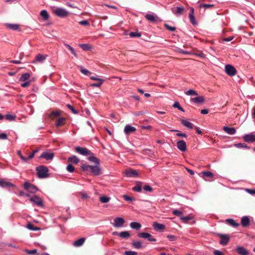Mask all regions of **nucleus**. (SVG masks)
I'll use <instances>...</instances> for the list:
<instances>
[{"mask_svg":"<svg viewBox=\"0 0 255 255\" xmlns=\"http://www.w3.org/2000/svg\"><path fill=\"white\" fill-rule=\"evenodd\" d=\"M52 12L56 16L60 17H65L68 16L69 12L65 9L59 7H53Z\"/></svg>","mask_w":255,"mask_h":255,"instance_id":"obj_1","label":"nucleus"},{"mask_svg":"<svg viewBox=\"0 0 255 255\" xmlns=\"http://www.w3.org/2000/svg\"><path fill=\"white\" fill-rule=\"evenodd\" d=\"M36 169L39 177L44 178L48 176V169L46 167L40 166L37 167Z\"/></svg>","mask_w":255,"mask_h":255,"instance_id":"obj_2","label":"nucleus"},{"mask_svg":"<svg viewBox=\"0 0 255 255\" xmlns=\"http://www.w3.org/2000/svg\"><path fill=\"white\" fill-rule=\"evenodd\" d=\"M23 187L25 190L32 193H34L38 190L36 186L28 182H24Z\"/></svg>","mask_w":255,"mask_h":255,"instance_id":"obj_3","label":"nucleus"},{"mask_svg":"<svg viewBox=\"0 0 255 255\" xmlns=\"http://www.w3.org/2000/svg\"><path fill=\"white\" fill-rule=\"evenodd\" d=\"M225 71L227 74L230 76H235L237 73V70L235 68L230 64H227L225 66Z\"/></svg>","mask_w":255,"mask_h":255,"instance_id":"obj_4","label":"nucleus"},{"mask_svg":"<svg viewBox=\"0 0 255 255\" xmlns=\"http://www.w3.org/2000/svg\"><path fill=\"white\" fill-rule=\"evenodd\" d=\"M76 152L84 156L91 155V151L86 147L77 146L75 148Z\"/></svg>","mask_w":255,"mask_h":255,"instance_id":"obj_5","label":"nucleus"},{"mask_svg":"<svg viewBox=\"0 0 255 255\" xmlns=\"http://www.w3.org/2000/svg\"><path fill=\"white\" fill-rule=\"evenodd\" d=\"M114 222L113 225L116 228H120L123 227L125 222L124 219L122 217H116L114 219Z\"/></svg>","mask_w":255,"mask_h":255,"instance_id":"obj_6","label":"nucleus"},{"mask_svg":"<svg viewBox=\"0 0 255 255\" xmlns=\"http://www.w3.org/2000/svg\"><path fill=\"white\" fill-rule=\"evenodd\" d=\"M172 13L176 16H179L182 14L185 11V8L183 6H177L171 9Z\"/></svg>","mask_w":255,"mask_h":255,"instance_id":"obj_7","label":"nucleus"},{"mask_svg":"<svg viewBox=\"0 0 255 255\" xmlns=\"http://www.w3.org/2000/svg\"><path fill=\"white\" fill-rule=\"evenodd\" d=\"M30 201L33 203H34L35 204H36L37 206L39 207L43 206V201L41 200V199L39 197L37 196H34L33 197L30 198Z\"/></svg>","mask_w":255,"mask_h":255,"instance_id":"obj_8","label":"nucleus"},{"mask_svg":"<svg viewBox=\"0 0 255 255\" xmlns=\"http://www.w3.org/2000/svg\"><path fill=\"white\" fill-rule=\"evenodd\" d=\"M243 138L246 142H255V134L253 132L247 134L244 136Z\"/></svg>","mask_w":255,"mask_h":255,"instance_id":"obj_9","label":"nucleus"},{"mask_svg":"<svg viewBox=\"0 0 255 255\" xmlns=\"http://www.w3.org/2000/svg\"><path fill=\"white\" fill-rule=\"evenodd\" d=\"M177 147L179 150L183 152L185 151L187 149L186 143L183 140H179L177 142Z\"/></svg>","mask_w":255,"mask_h":255,"instance_id":"obj_10","label":"nucleus"},{"mask_svg":"<svg viewBox=\"0 0 255 255\" xmlns=\"http://www.w3.org/2000/svg\"><path fill=\"white\" fill-rule=\"evenodd\" d=\"M54 157V153L46 151L43 152L40 156V158H44L46 160H52Z\"/></svg>","mask_w":255,"mask_h":255,"instance_id":"obj_11","label":"nucleus"},{"mask_svg":"<svg viewBox=\"0 0 255 255\" xmlns=\"http://www.w3.org/2000/svg\"><path fill=\"white\" fill-rule=\"evenodd\" d=\"M136 131L135 128L132 127L130 125H127L124 128V132L126 134H129Z\"/></svg>","mask_w":255,"mask_h":255,"instance_id":"obj_12","label":"nucleus"},{"mask_svg":"<svg viewBox=\"0 0 255 255\" xmlns=\"http://www.w3.org/2000/svg\"><path fill=\"white\" fill-rule=\"evenodd\" d=\"M90 171L94 175H98L100 174L101 169L97 164L94 166L91 165Z\"/></svg>","mask_w":255,"mask_h":255,"instance_id":"obj_13","label":"nucleus"},{"mask_svg":"<svg viewBox=\"0 0 255 255\" xmlns=\"http://www.w3.org/2000/svg\"><path fill=\"white\" fill-rule=\"evenodd\" d=\"M219 236L221 238L220 244L223 246L226 245L229 241V237L227 235L222 234L220 235Z\"/></svg>","mask_w":255,"mask_h":255,"instance_id":"obj_14","label":"nucleus"},{"mask_svg":"<svg viewBox=\"0 0 255 255\" xmlns=\"http://www.w3.org/2000/svg\"><path fill=\"white\" fill-rule=\"evenodd\" d=\"M236 250L240 255H248L249 254L248 251L243 247H238Z\"/></svg>","mask_w":255,"mask_h":255,"instance_id":"obj_15","label":"nucleus"},{"mask_svg":"<svg viewBox=\"0 0 255 255\" xmlns=\"http://www.w3.org/2000/svg\"><path fill=\"white\" fill-rule=\"evenodd\" d=\"M223 130L228 134L230 135L234 134L236 133V129L235 128H229L225 126L223 127Z\"/></svg>","mask_w":255,"mask_h":255,"instance_id":"obj_16","label":"nucleus"},{"mask_svg":"<svg viewBox=\"0 0 255 255\" xmlns=\"http://www.w3.org/2000/svg\"><path fill=\"white\" fill-rule=\"evenodd\" d=\"M0 186L2 188H4L5 187H9V186L14 187L15 186L13 184H12L10 182L4 181L3 179H0Z\"/></svg>","mask_w":255,"mask_h":255,"instance_id":"obj_17","label":"nucleus"},{"mask_svg":"<svg viewBox=\"0 0 255 255\" xmlns=\"http://www.w3.org/2000/svg\"><path fill=\"white\" fill-rule=\"evenodd\" d=\"M46 57V56L39 54L36 55L35 59L33 61V63H35L37 62H43L45 60Z\"/></svg>","mask_w":255,"mask_h":255,"instance_id":"obj_18","label":"nucleus"},{"mask_svg":"<svg viewBox=\"0 0 255 255\" xmlns=\"http://www.w3.org/2000/svg\"><path fill=\"white\" fill-rule=\"evenodd\" d=\"M181 124L189 129H192L194 127L193 124L186 120H181Z\"/></svg>","mask_w":255,"mask_h":255,"instance_id":"obj_19","label":"nucleus"},{"mask_svg":"<svg viewBox=\"0 0 255 255\" xmlns=\"http://www.w3.org/2000/svg\"><path fill=\"white\" fill-rule=\"evenodd\" d=\"M90 156L88 158V159L91 161V162H93L94 163H95V164H97V165H99V163H100V160L99 159L97 158L94 155L93 153H92L91 152V155H89Z\"/></svg>","mask_w":255,"mask_h":255,"instance_id":"obj_20","label":"nucleus"},{"mask_svg":"<svg viewBox=\"0 0 255 255\" xmlns=\"http://www.w3.org/2000/svg\"><path fill=\"white\" fill-rule=\"evenodd\" d=\"M125 174L128 177H136L137 176V173L134 170L131 169H129L127 170Z\"/></svg>","mask_w":255,"mask_h":255,"instance_id":"obj_21","label":"nucleus"},{"mask_svg":"<svg viewBox=\"0 0 255 255\" xmlns=\"http://www.w3.org/2000/svg\"><path fill=\"white\" fill-rule=\"evenodd\" d=\"M85 240L86 239L85 238H81L75 241L73 243V245L76 247H80L84 244Z\"/></svg>","mask_w":255,"mask_h":255,"instance_id":"obj_22","label":"nucleus"},{"mask_svg":"<svg viewBox=\"0 0 255 255\" xmlns=\"http://www.w3.org/2000/svg\"><path fill=\"white\" fill-rule=\"evenodd\" d=\"M153 227L154 229L156 231L162 230L165 228V226L164 225L157 222L153 223Z\"/></svg>","mask_w":255,"mask_h":255,"instance_id":"obj_23","label":"nucleus"},{"mask_svg":"<svg viewBox=\"0 0 255 255\" xmlns=\"http://www.w3.org/2000/svg\"><path fill=\"white\" fill-rule=\"evenodd\" d=\"M129 226L131 228L135 230H139L141 227V225L140 223L135 222H131L129 224Z\"/></svg>","mask_w":255,"mask_h":255,"instance_id":"obj_24","label":"nucleus"},{"mask_svg":"<svg viewBox=\"0 0 255 255\" xmlns=\"http://www.w3.org/2000/svg\"><path fill=\"white\" fill-rule=\"evenodd\" d=\"M250 219L248 218V217L245 216L242 218L241 224L243 226H244V227L248 226L250 224Z\"/></svg>","mask_w":255,"mask_h":255,"instance_id":"obj_25","label":"nucleus"},{"mask_svg":"<svg viewBox=\"0 0 255 255\" xmlns=\"http://www.w3.org/2000/svg\"><path fill=\"white\" fill-rule=\"evenodd\" d=\"M191 101L197 104L202 103L204 102V98L202 96H200L196 98H191Z\"/></svg>","mask_w":255,"mask_h":255,"instance_id":"obj_26","label":"nucleus"},{"mask_svg":"<svg viewBox=\"0 0 255 255\" xmlns=\"http://www.w3.org/2000/svg\"><path fill=\"white\" fill-rule=\"evenodd\" d=\"M80 161V159L75 155H72L68 158V162L74 164H77Z\"/></svg>","mask_w":255,"mask_h":255,"instance_id":"obj_27","label":"nucleus"},{"mask_svg":"<svg viewBox=\"0 0 255 255\" xmlns=\"http://www.w3.org/2000/svg\"><path fill=\"white\" fill-rule=\"evenodd\" d=\"M226 221L229 225L234 227H237L239 225L238 223L232 219H227Z\"/></svg>","mask_w":255,"mask_h":255,"instance_id":"obj_28","label":"nucleus"},{"mask_svg":"<svg viewBox=\"0 0 255 255\" xmlns=\"http://www.w3.org/2000/svg\"><path fill=\"white\" fill-rule=\"evenodd\" d=\"M30 77V75L28 73H25L21 75L19 80V81H26Z\"/></svg>","mask_w":255,"mask_h":255,"instance_id":"obj_29","label":"nucleus"},{"mask_svg":"<svg viewBox=\"0 0 255 255\" xmlns=\"http://www.w3.org/2000/svg\"><path fill=\"white\" fill-rule=\"evenodd\" d=\"M40 15L43 18L44 20H47L49 18V15L46 10H41Z\"/></svg>","mask_w":255,"mask_h":255,"instance_id":"obj_30","label":"nucleus"},{"mask_svg":"<svg viewBox=\"0 0 255 255\" xmlns=\"http://www.w3.org/2000/svg\"><path fill=\"white\" fill-rule=\"evenodd\" d=\"M119 237L122 239H127L130 237V234L128 231H123L119 233Z\"/></svg>","mask_w":255,"mask_h":255,"instance_id":"obj_31","label":"nucleus"},{"mask_svg":"<svg viewBox=\"0 0 255 255\" xmlns=\"http://www.w3.org/2000/svg\"><path fill=\"white\" fill-rule=\"evenodd\" d=\"M7 27L12 30H17L19 28V25L16 24H7Z\"/></svg>","mask_w":255,"mask_h":255,"instance_id":"obj_32","label":"nucleus"},{"mask_svg":"<svg viewBox=\"0 0 255 255\" xmlns=\"http://www.w3.org/2000/svg\"><path fill=\"white\" fill-rule=\"evenodd\" d=\"M65 119L64 118H60L56 122V125L57 127H59L64 124Z\"/></svg>","mask_w":255,"mask_h":255,"instance_id":"obj_33","label":"nucleus"},{"mask_svg":"<svg viewBox=\"0 0 255 255\" xmlns=\"http://www.w3.org/2000/svg\"><path fill=\"white\" fill-rule=\"evenodd\" d=\"M132 246L135 249H138L141 247V243L139 241H133L132 243Z\"/></svg>","mask_w":255,"mask_h":255,"instance_id":"obj_34","label":"nucleus"},{"mask_svg":"<svg viewBox=\"0 0 255 255\" xmlns=\"http://www.w3.org/2000/svg\"><path fill=\"white\" fill-rule=\"evenodd\" d=\"M64 45L65 47H66L68 49H69L70 50L71 53L74 55V56L75 57H78L77 54H76L75 50L74 49V48L73 47H72L70 45H69V44H64Z\"/></svg>","mask_w":255,"mask_h":255,"instance_id":"obj_35","label":"nucleus"},{"mask_svg":"<svg viewBox=\"0 0 255 255\" xmlns=\"http://www.w3.org/2000/svg\"><path fill=\"white\" fill-rule=\"evenodd\" d=\"M185 94L188 96H197L198 95L197 93L193 90H189L185 92Z\"/></svg>","mask_w":255,"mask_h":255,"instance_id":"obj_36","label":"nucleus"},{"mask_svg":"<svg viewBox=\"0 0 255 255\" xmlns=\"http://www.w3.org/2000/svg\"><path fill=\"white\" fill-rule=\"evenodd\" d=\"M110 200L109 197L104 196L100 197V201L103 203H108Z\"/></svg>","mask_w":255,"mask_h":255,"instance_id":"obj_37","label":"nucleus"},{"mask_svg":"<svg viewBox=\"0 0 255 255\" xmlns=\"http://www.w3.org/2000/svg\"><path fill=\"white\" fill-rule=\"evenodd\" d=\"M81 168L84 171H90L91 165H87L86 164H83L81 165Z\"/></svg>","mask_w":255,"mask_h":255,"instance_id":"obj_38","label":"nucleus"},{"mask_svg":"<svg viewBox=\"0 0 255 255\" xmlns=\"http://www.w3.org/2000/svg\"><path fill=\"white\" fill-rule=\"evenodd\" d=\"M137 236L139 238L147 239V238L150 237V234L147 233H139L137 234Z\"/></svg>","mask_w":255,"mask_h":255,"instance_id":"obj_39","label":"nucleus"},{"mask_svg":"<svg viewBox=\"0 0 255 255\" xmlns=\"http://www.w3.org/2000/svg\"><path fill=\"white\" fill-rule=\"evenodd\" d=\"M60 115V112L58 111L52 112L49 115V118L54 119V118L58 117Z\"/></svg>","mask_w":255,"mask_h":255,"instance_id":"obj_40","label":"nucleus"},{"mask_svg":"<svg viewBox=\"0 0 255 255\" xmlns=\"http://www.w3.org/2000/svg\"><path fill=\"white\" fill-rule=\"evenodd\" d=\"M16 116L14 115L6 114L5 116V118L9 121H14L15 119Z\"/></svg>","mask_w":255,"mask_h":255,"instance_id":"obj_41","label":"nucleus"},{"mask_svg":"<svg viewBox=\"0 0 255 255\" xmlns=\"http://www.w3.org/2000/svg\"><path fill=\"white\" fill-rule=\"evenodd\" d=\"M132 190L135 192H140L141 191V186L139 183H137L136 185L132 188Z\"/></svg>","mask_w":255,"mask_h":255,"instance_id":"obj_42","label":"nucleus"},{"mask_svg":"<svg viewBox=\"0 0 255 255\" xmlns=\"http://www.w3.org/2000/svg\"><path fill=\"white\" fill-rule=\"evenodd\" d=\"M145 18L146 19L150 21L154 22L155 21V17L152 15L150 14H147L145 15Z\"/></svg>","mask_w":255,"mask_h":255,"instance_id":"obj_43","label":"nucleus"},{"mask_svg":"<svg viewBox=\"0 0 255 255\" xmlns=\"http://www.w3.org/2000/svg\"><path fill=\"white\" fill-rule=\"evenodd\" d=\"M129 35L131 37H139L141 36V34L138 32H130Z\"/></svg>","mask_w":255,"mask_h":255,"instance_id":"obj_44","label":"nucleus"},{"mask_svg":"<svg viewBox=\"0 0 255 255\" xmlns=\"http://www.w3.org/2000/svg\"><path fill=\"white\" fill-rule=\"evenodd\" d=\"M104 82V80L98 81L97 83L92 84L91 85V86L93 87H100L103 84Z\"/></svg>","mask_w":255,"mask_h":255,"instance_id":"obj_45","label":"nucleus"},{"mask_svg":"<svg viewBox=\"0 0 255 255\" xmlns=\"http://www.w3.org/2000/svg\"><path fill=\"white\" fill-rule=\"evenodd\" d=\"M80 71L84 75L88 76L91 73V72L89 70L83 68L82 66L80 67Z\"/></svg>","mask_w":255,"mask_h":255,"instance_id":"obj_46","label":"nucleus"},{"mask_svg":"<svg viewBox=\"0 0 255 255\" xmlns=\"http://www.w3.org/2000/svg\"><path fill=\"white\" fill-rule=\"evenodd\" d=\"M66 169L69 172L72 173L75 170V167L72 164H69L67 166Z\"/></svg>","mask_w":255,"mask_h":255,"instance_id":"obj_47","label":"nucleus"},{"mask_svg":"<svg viewBox=\"0 0 255 255\" xmlns=\"http://www.w3.org/2000/svg\"><path fill=\"white\" fill-rule=\"evenodd\" d=\"M173 107L175 108H177L178 110H179L181 111L184 112V110L183 108L180 106L179 103L178 102H175L173 105Z\"/></svg>","mask_w":255,"mask_h":255,"instance_id":"obj_48","label":"nucleus"},{"mask_svg":"<svg viewBox=\"0 0 255 255\" xmlns=\"http://www.w3.org/2000/svg\"><path fill=\"white\" fill-rule=\"evenodd\" d=\"M164 26L166 29L170 31H174L176 29V28L175 27L170 26L167 24H165Z\"/></svg>","mask_w":255,"mask_h":255,"instance_id":"obj_49","label":"nucleus"},{"mask_svg":"<svg viewBox=\"0 0 255 255\" xmlns=\"http://www.w3.org/2000/svg\"><path fill=\"white\" fill-rule=\"evenodd\" d=\"M214 6L213 4H202L199 5L200 7H204L205 8H211Z\"/></svg>","mask_w":255,"mask_h":255,"instance_id":"obj_50","label":"nucleus"},{"mask_svg":"<svg viewBox=\"0 0 255 255\" xmlns=\"http://www.w3.org/2000/svg\"><path fill=\"white\" fill-rule=\"evenodd\" d=\"M80 46L84 50H88L90 48L89 45L87 44H80Z\"/></svg>","mask_w":255,"mask_h":255,"instance_id":"obj_51","label":"nucleus"},{"mask_svg":"<svg viewBox=\"0 0 255 255\" xmlns=\"http://www.w3.org/2000/svg\"><path fill=\"white\" fill-rule=\"evenodd\" d=\"M202 173L203 176L207 177H212L213 176V173L210 171H204Z\"/></svg>","mask_w":255,"mask_h":255,"instance_id":"obj_52","label":"nucleus"},{"mask_svg":"<svg viewBox=\"0 0 255 255\" xmlns=\"http://www.w3.org/2000/svg\"><path fill=\"white\" fill-rule=\"evenodd\" d=\"M192 218L190 216H187L185 217H181L180 219L184 222H186L188 221L192 220Z\"/></svg>","mask_w":255,"mask_h":255,"instance_id":"obj_53","label":"nucleus"},{"mask_svg":"<svg viewBox=\"0 0 255 255\" xmlns=\"http://www.w3.org/2000/svg\"><path fill=\"white\" fill-rule=\"evenodd\" d=\"M66 106H67V107L69 110H70L72 111V112L73 113H74V114H77V113H78V111H77L76 110H75V109H74V108L72 106H71V105L67 104V105H66Z\"/></svg>","mask_w":255,"mask_h":255,"instance_id":"obj_54","label":"nucleus"},{"mask_svg":"<svg viewBox=\"0 0 255 255\" xmlns=\"http://www.w3.org/2000/svg\"><path fill=\"white\" fill-rule=\"evenodd\" d=\"M126 255H137V252L132 251H126L125 252Z\"/></svg>","mask_w":255,"mask_h":255,"instance_id":"obj_55","label":"nucleus"},{"mask_svg":"<svg viewBox=\"0 0 255 255\" xmlns=\"http://www.w3.org/2000/svg\"><path fill=\"white\" fill-rule=\"evenodd\" d=\"M189 17L190 21L192 24H195L196 23L194 15H192V14H189Z\"/></svg>","mask_w":255,"mask_h":255,"instance_id":"obj_56","label":"nucleus"},{"mask_svg":"<svg viewBox=\"0 0 255 255\" xmlns=\"http://www.w3.org/2000/svg\"><path fill=\"white\" fill-rule=\"evenodd\" d=\"M182 213V212L178 210H174L173 211V214L177 216H180Z\"/></svg>","mask_w":255,"mask_h":255,"instance_id":"obj_57","label":"nucleus"},{"mask_svg":"<svg viewBox=\"0 0 255 255\" xmlns=\"http://www.w3.org/2000/svg\"><path fill=\"white\" fill-rule=\"evenodd\" d=\"M143 188L146 191L151 192L152 191V188L147 185L144 186Z\"/></svg>","mask_w":255,"mask_h":255,"instance_id":"obj_58","label":"nucleus"},{"mask_svg":"<svg viewBox=\"0 0 255 255\" xmlns=\"http://www.w3.org/2000/svg\"><path fill=\"white\" fill-rule=\"evenodd\" d=\"M123 198H124V199L127 201H130V202H131L133 200V199L128 195H124L123 196Z\"/></svg>","mask_w":255,"mask_h":255,"instance_id":"obj_59","label":"nucleus"},{"mask_svg":"<svg viewBox=\"0 0 255 255\" xmlns=\"http://www.w3.org/2000/svg\"><path fill=\"white\" fill-rule=\"evenodd\" d=\"M167 238L170 241H174L176 240V237L173 235H168L167 236Z\"/></svg>","mask_w":255,"mask_h":255,"instance_id":"obj_60","label":"nucleus"},{"mask_svg":"<svg viewBox=\"0 0 255 255\" xmlns=\"http://www.w3.org/2000/svg\"><path fill=\"white\" fill-rule=\"evenodd\" d=\"M38 149H35V150H33L32 152L31 153H30L29 155V156H28V158L29 159L33 158V157L34 156L35 154L38 151Z\"/></svg>","mask_w":255,"mask_h":255,"instance_id":"obj_61","label":"nucleus"},{"mask_svg":"<svg viewBox=\"0 0 255 255\" xmlns=\"http://www.w3.org/2000/svg\"><path fill=\"white\" fill-rule=\"evenodd\" d=\"M30 84V81H26L22 84H21V86L23 88L27 87H28Z\"/></svg>","mask_w":255,"mask_h":255,"instance_id":"obj_62","label":"nucleus"},{"mask_svg":"<svg viewBox=\"0 0 255 255\" xmlns=\"http://www.w3.org/2000/svg\"><path fill=\"white\" fill-rule=\"evenodd\" d=\"M246 191L252 195H255V189H246Z\"/></svg>","mask_w":255,"mask_h":255,"instance_id":"obj_63","label":"nucleus"},{"mask_svg":"<svg viewBox=\"0 0 255 255\" xmlns=\"http://www.w3.org/2000/svg\"><path fill=\"white\" fill-rule=\"evenodd\" d=\"M214 255H224L221 251H220L219 250H215L214 251Z\"/></svg>","mask_w":255,"mask_h":255,"instance_id":"obj_64","label":"nucleus"}]
</instances>
